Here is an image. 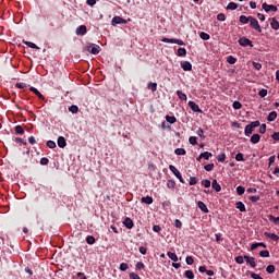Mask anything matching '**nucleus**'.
<instances>
[{
	"label": "nucleus",
	"mask_w": 279,
	"mask_h": 279,
	"mask_svg": "<svg viewBox=\"0 0 279 279\" xmlns=\"http://www.w3.org/2000/svg\"><path fill=\"white\" fill-rule=\"evenodd\" d=\"M250 26L251 28H253L254 31H256L258 34L263 33V29L258 23V20L256 17H251L250 19Z\"/></svg>",
	"instance_id": "obj_1"
},
{
	"label": "nucleus",
	"mask_w": 279,
	"mask_h": 279,
	"mask_svg": "<svg viewBox=\"0 0 279 279\" xmlns=\"http://www.w3.org/2000/svg\"><path fill=\"white\" fill-rule=\"evenodd\" d=\"M161 43H168V44H171V45L185 46V43L182 39H178V38L163 37L161 39Z\"/></svg>",
	"instance_id": "obj_2"
},
{
	"label": "nucleus",
	"mask_w": 279,
	"mask_h": 279,
	"mask_svg": "<svg viewBox=\"0 0 279 279\" xmlns=\"http://www.w3.org/2000/svg\"><path fill=\"white\" fill-rule=\"evenodd\" d=\"M168 169L171 170V172H172V173L174 174V177L179 180V182H181L182 184L185 183L184 180H183V178H182V175H181V172L177 169L175 166L170 165V166H168Z\"/></svg>",
	"instance_id": "obj_3"
},
{
	"label": "nucleus",
	"mask_w": 279,
	"mask_h": 279,
	"mask_svg": "<svg viewBox=\"0 0 279 279\" xmlns=\"http://www.w3.org/2000/svg\"><path fill=\"white\" fill-rule=\"evenodd\" d=\"M187 106H189L190 109H192L193 112H195V113H203V110L199 108L198 105H196L195 101L190 100L187 102Z\"/></svg>",
	"instance_id": "obj_4"
},
{
	"label": "nucleus",
	"mask_w": 279,
	"mask_h": 279,
	"mask_svg": "<svg viewBox=\"0 0 279 279\" xmlns=\"http://www.w3.org/2000/svg\"><path fill=\"white\" fill-rule=\"evenodd\" d=\"M239 45L242 46V47H247V46L253 47L252 40L247 37H241L239 39Z\"/></svg>",
	"instance_id": "obj_5"
},
{
	"label": "nucleus",
	"mask_w": 279,
	"mask_h": 279,
	"mask_svg": "<svg viewBox=\"0 0 279 279\" xmlns=\"http://www.w3.org/2000/svg\"><path fill=\"white\" fill-rule=\"evenodd\" d=\"M244 260L246 262V264H250V266L252 268H256L257 264H256V258L248 256V255H244Z\"/></svg>",
	"instance_id": "obj_6"
},
{
	"label": "nucleus",
	"mask_w": 279,
	"mask_h": 279,
	"mask_svg": "<svg viewBox=\"0 0 279 279\" xmlns=\"http://www.w3.org/2000/svg\"><path fill=\"white\" fill-rule=\"evenodd\" d=\"M75 34L78 36H85L87 34V26L81 25V26L76 27Z\"/></svg>",
	"instance_id": "obj_7"
},
{
	"label": "nucleus",
	"mask_w": 279,
	"mask_h": 279,
	"mask_svg": "<svg viewBox=\"0 0 279 279\" xmlns=\"http://www.w3.org/2000/svg\"><path fill=\"white\" fill-rule=\"evenodd\" d=\"M122 225H124L128 230H132L134 228V222L130 217H126L124 221H122Z\"/></svg>",
	"instance_id": "obj_8"
},
{
	"label": "nucleus",
	"mask_w": 279,
	"mask_h": 279,
	"mask_svg": "<svg viewBox=\"0 0 279 279\" xmlns=\"http://www.w3.org/2000/svg\"><path fill=\"white\" fill-rule=\"evenodd\" d=\"M128 20L120 17V16H116L112 19V25L116 26L118 24H126Z\"/></svg>",
	"instance_id": "obj_9"
},
{
	"label": "nucleus",
	"mask_w": 279,
	"mask_h": 279,
	"mask_svg": "<svg viewBox=\"0 0 279 279\" xmlns=\"http://www.w3.org/2000/svg\"><path fill=\"white\" fill-rule=\"evenodd\" d=\"M181 68L185 71V72H191L192 71V63L190 61H183L181 63Z\"/></svg>",
	"instance_id": "obj_10"
},
{
	"label": "nucleus",
	"mask_w": 279,
	"mask_h": 279,
	"mask_svg": "<svg viewBox=\"0 0 279 279\" xmlns=\"http://www.w3.org/2000/svg\"><path fill=\"white\" fill-rule=\"evenodd\" d=\"M270 21V28H272L274 31H278L279 29V22L277 21L276 17L269 19Z\"/></svg>",
	"instance_id": "obj_11"
},
{
	"label": "nucleus",
	"mask_w": 279,
	"mask_h": 279,
	"mask_svg": "<svg viewBox=\"0 0 279 279\" xmlns=\"http://www.w3.org/2000/svg\"><path fill=\"white\" fill-rule=\"evenodd\" d=\"M29 92L35 94L40 100H45V96L35 87H29Z\"/></svg>",
	"instance_id": "obj_12"
},
{
	"label": "nucleus",
	"mask_w": 279,
	"mask_h": 279,
	"mask_svg": "<svg viewBox=\"0 0 279 279\" xmlns=\"http://www.w3.org/2000/svg\"><path fill=\"white\" fill-rule=\"evenodd\" d=\"M211 189L215 190L217 193L222 191V186L217 182V180H213Z\"/></svg>",
	"instance_id": "obj_13"
},
{
	"label": "nucleus",
	"mask_w": 279,
	"mask_h": 279,
	"mask_svg": "<svg viewBox=\"0 0 279 279\" xmlns=\"http://www.w3.org/2000/svg\"><path fill=\"white\" fill-rule=\"evenodd\" d=\"M263 10L265 12H277V7L275 5H268L267 3L263 4Z\"/></svg>",
	"instance_id": "obj_14"
},
{
	"label": "nucleus",
	"mask_w": 279,
	"mask_h": 279,
	"mask_svg": "<svg viewBox=\"0 0 279 279\" xmlns=\"http://www.w3.org/2000/svg\"><path fill=\"white\" fill-rule=\"evenodd\" d=\"M197 207L201 209V211H203L204 214H208L209 210L206 206V204L202 201L197 202Z\"/></svg>",
	"instance_id": "obj_15"
},
{
	"label": "nucleus",
	"mask_w": 279,
	"mask_h": 279,
	"mask_svg": "<svg viewBox=\"0 0 279 279\" xmlns=\"http://www.w3.org/2000/svg\"><path fill=\"white\" fill-rule=\"evenodd\" d=\"M264 235L272 241H279V235H277L276 233L265 232Z\"/></svg>",
	"instance_id": "obj_16"
},
{
	"label": "nucleus",
	"mask_w": 279,
	"mask_h": 279,
	"mask_svg": "<svg viewBox=\"0 0 279 279\" xmlns=\"http://www.w3.org/2000/svg\"><path fill=\"white\" fill-rule=\"evenodd\" d=\"M260 142V135L258 133L253 134L251 137V143L257 145Z\"/></svg>",
	"instance_id": "obj_17"
},
{
	"label": "nucleus",
	"mask_w": 279,
	"mask_h": 279,
	"mask_svg": "<svg viewBox=\"0 0 279 279\" xmlns=\"http://www.w3.org/2000/svg\"><path fill=\"white\" fill-rule=\"evenodd\" d=\"M58 147H60V148L66 147V140L63 136H59V138H58Z\"/></svg>",
	"instance_id": "obj_18"
},
{
	"label": "nucleus",
	"mask_w": 279,
	"mask_h": 279,
	"mask_svg": "<svg viewBox=\"0 0 279 279\" xmlns=\"http://www.w3.org/2000/svg\"><path fill=\"white\" fill-rule=\"evenodd\" d=\"M141 202L143 204L151 205V204H154V198L151 196H146V197H142Z\"/></svg>",
	"instance_id": "obj_19"
},
{
	"label": "nucleus",
	"mask_w": 279,
	"mask_h": 279,
	"mask_svg": "<svg viewBox=\"0 0 279 279\" xmlns=\"http://www.w3.org/2000/svg\"><path fill=\"white\" fill-rule=\"evenodd\" d=\"M87 51L88 52H90V53H93V54H98V53H100V48H99V46H97V47H87Z\"/></svg>",
	"instance_id": "obj_20"
},
{
	"label": "nucleus",
	"mask_w": 279,
	"mask_h": 279,
	"mask_svg": "<svg viewBox=\"0 0 279 279\" xmlns=\"http://www.w3.org/2000/svg\"><path fill=\"white\" fill-rule=\"evenodd\" d=\"M23 45H26L31 49L40 50V48L38 46H36L34 43H32V41L23 40Z\"/></svg>",
	"instance_id": "obj_21"
},
{
	"label": "nucleus",
	"mask_w": 279,
	"mask_h": 279,
	"mask_svg": "<svg viewBox=\"0 0 279 279\" xmlns=\"http://www.w3.org/2000/svg\"><path fill=\"white\" fill-rule=\"evenodd\" d=\"M235 208H238L241 213H245L246 211V206L242 202L235 203Z\"/></svg>",
	"instance_id": "obj_22"
},
{
	"label": "nucleus",
	"mask_w": 279,
	"mask_h": 279,
	"mask_svg": "<svg viewBox=\"0 0 279 279\" xmlns=\"http://www.w3.org/2000/svg\"><path fill=\"white\" fill-rule=\"evenodd\" d=\"M14 132L16 135H21V136L24 135V133H25L23 126L20 124L14 128Z\"/></svg>",
	"instance_id": "obj_23"
},
{
	"label": "nucleus",
	"mask_w": 279,
	"mask_h": 279,
	"mask_svg": "<svg viewBox=\"0 0 279 279\" xmlns=\"http://www.w3.org/2000/svg\"><path fill=\"white\" fill-rule=\"evenodd\" d=\"M211 157H213V153L207 151V150L199 154V158H204L205 160H208V159H210Z\"/></svg>",
	"instance_id": "obj_24"
},
{
	"label": "nucleus",
	"mask_w": 279,
	"mask_h": 279,
	"mask_svg": "<svg viewBox=\"0 0 279 279\" xmlns=\"http://www.w3.org/2000/svg\"><path fill=\"white\" fill-rule=\"evenodd\" d=\"M253 131H254V128L251 124H248L244 129V135L250 136L253 133Z\"/></svg>",
	"instance_id": "obj_25"
},
{
	"label": "nucleus",
	"mask_w": 279,
	"mask_h": 279,
	"mask_svg": "<svg viewBox=\"0 0 279 279\" xmlns=\"http://www.w3.org/2000/svg\"><path fill=\"white\" fill-rule=\"evenodd\" d=\"M277 118V112L276 111H270L268 117H267V121L268 122H274Z\"/></svg>",
	"instance_id": "obj_26"
},
{
	"label": "nucleus",
	"mask_w": 279,
	"mask_h": 279,
	"mask_svg": "<svg viewBox=\"0 0 279 279\" xmlns=\"http://www.w3.org/2000/svg\"><path fill=\"white\" fill-rule=\"evenodd\" d=\"M198 183H199V179H197L196 177H190V181H189L190 186H194Z\"/></svg>",
	"instance_id": "obj_27"
},
{
	"label": "nucleus",
	"mask_w": 279,
	"mask_h": 279,
	"mask_svg": "<svg viewBox=\"0 0 279 279\" xmlns=\"http://www.w3.org/2000/svg\"><path fill=\"white\" fill-rule=\"evenodd\" d=\"M167 256H168V258H170L173 262H178L179 260V257H178V255L175 253L167 252Z\"/></svg>",
	"instance_id": "obj_28"
},
{
	"label": "nucleus",
	"mask_w": 279,
	"mask_h": 279,
	"mask_svg": "<svg viewBox=\"0 0 279 279\" xmlns=\"http://www.w3.org/2000/svg\"><path fill=\"white\" fill-rule=\"evenodd\" d=\"M177 96H178V98L179 99H181L182 101H186V95L182 92V90H180V89H178L177 90Z\"/></svg>",
	"instance_id": "obj_29"
},
{
	"label": "nucleus",
	"mask_w": 279,
	"mask_h": 279,
	"mask_svg": "<svg viewBox=\"0 0 279 279\" xmlns=\"http://www.w3.org/2000/svg\"><path fill=\"white\" fill-rule=\"evenodd\" d=\"M166 121L172 125L177 123L178 119L175 117L166 116Z\"/></svg>",
	"instance_id": "obj_30"
},
{
	"label": "nucleus",
	"mask_w": 279,
	"mask_h": 279,
	"mask_svg": "<svg viewBox=\"0 0 279 279\" xmlns=\"http://www.w3.org/2000/svg\"><path fill=\"white\" fill-rule=\"evenodd\" d=\"M258 255H259V257H263V258H269L270 252L268 250H264V251L259 252Z\"/></svg>",
	"instance_id": "obj_31"
},
{
	"label": "nucleus",
	"mask_w": 279,
	"mask_h": 279,
	"mask_svg": "<svg viewBox=\"0 0 279 279\" xmlns=\"http://www.w3.org/2000/svg\"><path fill=\"white\" fill-rule=\"evenodd\" d=\"M157 87H158L157 83H153V82L148 83V89H150L153 93L157 92Z\"/></svg>",
	"instance_id": "obj_32"
},
{
	"label": "nucleus",
	"mask_w": 279,
	"mask_h": 279,
	"mask_svg": "<svg viewBox=\"0 0 279 279\" xmlns=\"http://www.w3.org/2000/svg\"><path fill=\"white\" fill-rule=\"evenodd\" d=\"M199 38L201 39H203V40H205V41H207V40H210V35H208L207 33H205V32H201L199 33Z\"/></svg>",
	"instance_id": "obj_33"
},
{
	"label": "nucleus",
	"mask_w": 279,
	"mask_h": 279,
	"mask_svg": "<svg viewBox=\"0 0 279 279\" xmlns=\"http://www.w3.org/2000/svg\"><path fill=\"white\" fill-rule=\"evenodd\" d=\"M236 193L239 196H242L243 194H245V187L242 186V185H239L236 189H235Z\"/></svg>",
	"instance_id": "obj_34"
},
{
	"label": "nucleus",
	"mask_w": 279,
	"mask_h": 279,
	"mask_svg": "<svg viewBox=\"0 0 279 279\" xmlns=\"http://www.w3.org/2000/svg\"><path fill=\"white\" fill-rule=\"evenodd\" d=\"M251 17H252V16L246 17L245 15H241V16H240V23H242V24H247V23L251 22Z\"/></svg>",
	"instance_id": "obj_35"
},
{
	"label": "nucleus",
	"mask_w": 279,
	"mask_h": 279,
	"mask_svg": "<svg viewBox=\"0 0 279 279\" xmlns=\"http://www.w3.org/2000/svg\"><path fill=\"white\" fill-rule=\"evenodd\" d=\"M174 154H175L177 156H185V155H186V151H185L184 148H177V149L174 150Z\"/></svg>",
	"instance_id": "obj_36"
},
{
	"label": "nucleus",
	"mask_w": 279,
	"mask_h": 279,
	"mask_svg": "<svg viewBox=\"0 0 279 279\" xmlns=\"http://www.w3.org/2000/svg\"><path fill=\"white\" fill-rule=\"evenodd\" d=\"M238 9V4L235 2H230L227 7L228 11H235Z\"/></svg>",
	"instance_id": "obj_37"
},
{
	"label": "nucleus",
	"mask_w": 279,
	"mask_h": 279,
	"mask_svg": "<svg viewBox=\"0 0 279 279\" xmlns=\"http://www.w3.org/2000/svg\"><path fill=\"white\" fill-rule=\"evenodd\" d=\"M175 186H177V182L175 181H173V180H168L167 181V189H175Z\"/></svg>",
	"instance_id": "obj_38"
},
{
	"label": "nucleus",
	"mask_w": 279,
	"mask_h": 279,
	"mask_svg": "<svg viewBox=\"0 0 279 279\" xmlns=\"http://www.w3.org/2000/svg\"><path fill=\"white\" fill-rule=\"evenodd\" d=\"M201 185H203L205 189H210L211 187V181L210 180H203L201 182Z\"/></svg>",
	"instance_id": "obj_39"
},
{
	"label": "nucleus",
	"mask_w": 279,
	"mask_h": 279,
	"mask_svg": "<svg viewBox=\"0 0 279 279\" xmlns=\"http://www.w3.org/2000/svg\"><path fill=\"white\" fill-rule=\"evenodd\" d=\"M185 54H186L185 48H178V50H177L178 57H185Z\"/></svg>",
	"instance_id": "obj_40"
},
{
	"label": "nucleus",
	"mask_w": 279,
	"mask_h": 279,
	"mask_svg": "<svg viewBox=\"0 0 279 279\" xmlns=\"http://www.w3.org/2000/svg\"><path fill=\"white\" fill-rule=\"evenodd\" d=\"M232 108L234 110H240L242 108V105L239 100H234L233 104H232Z\"/></svg>",
	"instance_id": "obj_41"
},
{
	"label": "nucleus",
	"mask_w": 279,
	"mask_h": 279,
	"mask_svg": "<svg viewBox=\"0 0 279 279\" xmlns=\"http://www.w3.org/2000/svg\"><path fill=\"white\" fill-rule=\"evenodd\" d=\"M267 132V124L263 123L259 125L258 133L259 134H265Z\"/></svg>",
	"instance_id": "obj_42"
},
{
	"label": "nucleus",
	"mask_w": 279,
	"mask_h": 279,
	"mask_svg": "<svg viewBox=\"0 0 279 279\" xmlns=\"http://www.w3.org/2000/svg\"><path fill=\"white\" fill-rule=\"evenodd\" d=\"M269 221H274L275 225H279V217H275L274 215H268Z\"/></svg>",
	"instance_id": "obj_43"
},
{
	"label": "nucleus",
	"mask_w": 279,
	"mask_h": 279,
	"mask_svg": "<svg viewBox=\"0 0 279 279\" xmlns=\"http://www.w3.org/2000/svg\"><path fill=\"white\" fill-rule=\"evenodd\" d=\"M234 158H235V161H239V162L245 161V158L243 157L242 153H238Z\"/></svg>",
	"instance_id": "obj_44"
},
{
	"label": "nucleus",
	"mask_w": 279,
	"mask_h": 279,
	"mask_svg": "<svg viewBox=\"0 0 279 279\" xmlns=\"http://www.w3.org/2000/svg\"><path fill=\"white\" fill-rule=\"evenodd\" d=\"M69 111L73 114H76L78 112V107L76 105H72L70 108H69Z\"/></svg>",
	"instance_id": "obj_45"
},
{
	"label": "nucleus",
	"mask_w": 279,
	"mask_h": 279,
	"mask_svg": "<svg viewBox=\"0 0 279 279\" xmlns=\"http://www.w3.org/2000/svg\"><path fill=\"white\" fill-rule=\"evenodd\" d=\"M119 269L120 271H126L128 269H130V266L125 263H121Z\"/></svg>",
	"instance_id": "obj_46"
},
{
	"label": "nucleus",
	"mask_w": 279,
	"mask_h": 279,
	"mask_svg": "<svg viewBox=\"0 0 279 279\" xmlns=\"http://www.w3.org/2000/svg\"><path fill=\"white\" fill-rule=\"evenodd\" d=\"M234 260H235V263H238L239 265H241V264H243V260H245V256H241V255L235 256V257H234Z\"/></svg>",
	"instance_id": "obj_47"
},
{
	"label": "nucleus",
	"mask_w": 279,
	"mask_h": 279,
	"mask_svg": "<svg viewBox=\"0 0 279 279\" xmlns=\"http://www.w3.org/2000/svg\"><path fill=\"white\" fill-rule=\"evenodd\" d=\"M236 61H238V59L234 58V57H232V56H229V57L227 58V62H228L229 64H235Z\"/></svg>",
	"instance_id": "obj_48"
},
{
	"label": "nucleus",
	"mask_w": 279,
	"mask_h": 279,
	"mask_svg": "<svg viewBox=\"0 0 279 279\" xmlns=\"http://www.w3.org/2000/svg\"><path fill=\"white\" fill-rule=\"evenodd\" d=\"M184 276L186 277V279H194V272L192 270H186L184 272Z\"/></svg>",
	"instance_id": "obj_49"
},
{
	"label": "nucleus",
	"mask_w": 279,
	"mask_h": 279,
	"mask_svg": "<svg viewBox=\"0 0 279 279\" xmlns=\"http://www.w3.org/2000/svg\"><path fill=\"white\" fill-rule=\"evenodd\" d=\"M86 243L93 245L95 243V238L93 235H87Z\"/></svg>",
	"instance_id": "obj_50"
},
{
	"label": "nucleus",
	"mask_w": 279,
	"mask_h": 279,
	"mask_svg": "<svg viewBox=\"0 0 279 279\" xmlns=\"http://www.w3.org/2000/svg\"><path fill=\"white\" fill-rule=\"evenodd\" d=\"M204 169L207 171V172H210L215 169V163H207Z\"/></svg>",
	"instance_id": "obj_51"
},
{
	"label": "nucleus",
	"mask_w": 279,
	"mask_h": 279,
	"mask_svg": "<svg viewBox=\"0 0 279 279\" xmlns=\"http://www.w3.org/2000/svg\"><path fill=\"white\" fill-rule=\"evenodd\" d=\"M268 95V89H259L258 90V96L264 98V97H267Z\"/></svg>",
	"instance_id": "obj_52"
},
{
	"label": "nucleus",
	"mask_w": 279,
	"mask_h": 279,
	"mask_svg": "<svg viewBox=\"0 0 279 279\" xmlns=\"http://www.w3.org/2000/svg\"><path fill=\"white\" fill-rule=\"evenodd\" d=\"M189 144L193 146L197 145V138L195 136H190Z\"/></svg>",
	"instance_id": "obj_53"
},
{
	"label": "nucleus",
	"mask_w": 279,
	"mask_h": 279,
	"mask_svg": "<svg viewBox=\"0 0 279 279\" xmlns=\"http://www.w3.org/2000/svg\"><path fill=\"white\" fill-rule=\"evenodd\" d=\"M226 158H227V156H226L225 153L219 154L218 157H217L219 162H225Z\"/></svg>",
	"instance_id": "obj_54"
},
{
	"label": "nucleus",
	"mask_w": 279,
	"mask_h": 279,
	"mask_svg": "<svg viewBox=\"0 0 279 279\" xmlns=\"http://www.w3.org/2000/svg\"><path fill=\"white\" fill-rule=\"evenodd\" d=\"M266 271L268 274H274L276 271V267L274 265H269L266 267Z\"/></svg>",
	"instance_id": "obj_55"
},
{
	"label": "nucleus",
	"mask_w": 279,
	"mask_h": 279,
	"mask_svg": "<svg viewBox=\"0 0 279 279\" xmlns=\"http://www.w3.org/2000/svg\"><path fill=\"white\" fill-rule=\"evenodd\" d=\"M185 263H186V265H189V266L193 265V264H194L193 256H186Z\"/></svg>",
	"instance_id": "obj_56"
},
{
	"label": "nucleus",
	"mask_w": 279,
	"mask_h": 279,
	"mask_svg": "<svg viewBox=\"0 0 279 279\" xmlns=\"http://www.w3.org/2000/svg\"><path fill=\"white\" fill-rule=\"evenodd\" d=\"M248 125H251L254 129L259 128L260 126V121L259 120L253 121Z\"/></svg>",
	"instance_id": "obj_57"
},
{
	"label": "nucleus",
	"mask_w": 279,
	"mask_h": 279,
	"mask_svg": "<svg viewBox=\"0 0 279 279\" xmlns=\"http://www.w3.org/2000/svg\"><path fill=\"white\" fill-rule=\"evenodd\" d=\"M174 227L178 229V230H181L182 229V222L180 219H175L174 220Z\"/></svg>",
	"instance_id": "obj_58"
},
{
	"label": "nucleus",
	"mask_w": 279,
	"mask_h": 279,
	"mask_svg": "<svg viewBox=\"0 0 279 279\" xmlns=\"http://www.w3.org/2000/svg\"><path fill=\"white\" fill-rule=\"evenodd\" d=\"M217 20H218L219 22H226V14L219 13V14L217 15Z\"/></svg>",
	"instance_id": "obj_59"
},
{
	"label": "nucleus",
	"mask_w": 279,
	"mask_h": 279,
	"mask_svg": "<svg viewBox=\"0 0 279 279\" xmlns=\"http://www.w3.org/2000/svg\"><path fill=\"white\" fill-rule=\"evenodd\" d=\"M260 199V197L258 196V195H252V196H250V201L252 202V203H256V202H258Z\"/></svg>",
	"instance_id": "obj_60"
},
{
	"label": "nucleus",
	"mask_w": 279,
	"mask_h": 279,
	"mask_svg": "<svg viewBox=\"0 0 279 279\" xmlns=\"http://www.w3.org/2000/svg\"><path fill=\"white\" fill-rule=\"evenodd\" d=\"M16 88H20V89H24V88H27V84L21 82V83H16Z\"/></svg>",
	"instance_id": "obj_61"
},
{
	"label": "nucleus",
	"mask_w": 279,
	"mask_h": 279,
	"mask_svg": "<svg viewBox=\"0 0 279 279\" xmlns=\"http://www.w3.org/2000/svg\"><path fill=\"white\" fill-rule=\"evenodd\" d=\"M47 147H49V148H56L57 147V145H56V142H53V141H48L47 142Z\"/></svg>",
	"instance_id": "obj_62"
},
{
	"label": "nucleus",
	"mask_w": 279,
	"mask_h": 279,
	"mask_svg": "<svg viewBox=\"0 0 279 279\" xmlns=\"http://www.w3.org/2000/svg\"><path fill=\"white\" fill-rule=\"evenodd\" d=\"M252 279H264L260 275H257L256 272L251 274Z\"/></svg>",
	"instance_id": "obj_63"
},
{
	"label": "nucleus",
	"mask_w": 279,
	"mask_h": 279,
	"mask_svg": "<svg viewBox=\"0 0 279 279\" xmlns=\"http://www.w3.org/2000/svg\"><path fill=\"white\" fill-rule=\"evenodd\" d=\"M130 279H141V277L138 275H136L135 272H131L129 275Z\"/></svg>",
	"instance_id": "obj_64"
}]
</instances>
